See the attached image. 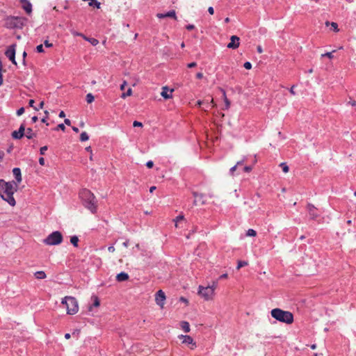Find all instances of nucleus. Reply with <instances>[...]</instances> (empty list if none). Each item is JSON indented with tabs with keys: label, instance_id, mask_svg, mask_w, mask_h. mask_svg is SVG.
<instances>
[{
	"label": "nucleus",
	"instance_id": "nucleus-32",
	"mask_svg": "<svg viewBox=\"0 0 356 356\" xmlns=\"http://www.w3.org/2000/svg\"><path fill=\"white\" fill-rule=\"evenodd\" d=\"M246 235L248 236H255L257 235V232L253 229H249L247 231Z\"/></svg>",
	"mask_w": 356,
	"mask_h": 356
},
{
	"label": "nucleus",
	"instance_id": "nucleus-35",
	"mask_svg": "<svg viewBox=\"0 0 356 356\" xmlns=\"http://www.w3.org/2000/svg\"><path fill=\"white\" fill-rule=\"evenodd\" d=\"M48 149V147L47 145H44L40 149V154L41 155H44L45 154V152Z\"/></svg>",
	"mask_w": 356,
	"mask_h": 356
},
{
	"label": "nucleus",
	"instance_id": "nucleus-21",
	"mask_svg": "<svg viewBox=\"0 0 356 356\" xmlns=\"http://www.w3.org/2000/svg\"><path fill=\"white\" fill-rule=\"evenodd\" d=\"M25 130H26L25 136L28 139H32V138L36 137V136H37L36 134L33 131V129L31 128H27L26 129H25Z\"/></svg>",
	"mask_w": 356,
	"mask_h": 356
},
{
	"label": "nucleus",
	"instance_id": "nucleus-48",
	"mask_svg": "<svg viewBox=\"0 0 356 356\" xmlns=\"http://www.w3.org/2000/svg\"><path fill=\"white\" fill-rule=\"evenodd\" d=\"M89 41L92 45H96L98 44V40L95 38H91Z\"/></svg>",
	"mask_w": 356,
	"mask_h": 356
},
{
	"label": "nucleus",
	"instance_id": "nucleus-62",
	"mask_svg": "<svg viewBox=\"0 0 356 356\" xmlns=\"http://www.w3.org/2000/svg\"><path fill=\"white\" fill-rule=\"evenodd\" d=\"M59 118H64L65 117V113L63 111H61L60 113H59V115H58Z\"/></svg>",
	"mask_w": 356,
	"mask_h": 356
},
{
	"label": "nucleus",
	"instance_id": "nucleus-12",
	"mask_svg": "<svg viewBox=\"0 0 356 356\" xmlns=\"http://www.w3.org/2000/svg\"><path fill=\"white\" fill-rule=\"evenodd\" d=\"M307 208L309 213V218L311 220H316V218L318 216L316 212V207L313 204L309 203L307 206Z\"/></svg>",
	"mask_w": 356,
	"mask_h": 356
},
{
	"label": "nucleus",
	"instance_id": "nucleus-13",
	"mask_svg": "<svg viewBox=\"0 0 356 356\" xmlns=\"http://www.w3.org/2000/svg\"><path fill=\"white\" fill-rule=\"evenodd\" d=\"M193 195L195 197L193 204H197V202H200L201 204H205L206 200H204V195L203 193H198L197 192L193 191Z\"/></svg>",
	"mask_w": 356,
	"mask_h": 356
},
{
	"label": "nucleus",
	"instance_id": "nucleus-20",
	"mask_svg": "<svg viewBox=\"0 0 356 356\" xmlns=\"http://www.w3.org/2000/svg\"><path fill=\"white\" fill-rule=\"evenodd\" d=\"M91 299L93 300V303H92V305L89 306L90 311L92 310V307H97L100 305L99 299L97 296H95V295L92 296Z\"/></svg>",
	"mask_w": 356,
	"mask_h": 356
},
{
	"label": "nucleus",
	"instance_id": "nucleus-28",
	"mask_svg": "<svg viewBox=\"0 0 356 356\" xmlns=\"http://www.w3.org/2000/svg\"><path fill=\"white\" fill-rule=\"evenodd\" d=\"M248 265V263L246 261H238L237 266H236V269L239 270L241 268L246 266Z\"/></svg>",
	"mask_w": 356,
	"mask_h": 356
},
{
	"label": "nucleus",
	"instance_id": "nucleus-42",
	"mask_svg": "<svg viewBox=\"0 0 356 356\" xmlns=\"http://www.w3.org/2000/svg\"><path fill=\"white\" fill-rule=\"evenodd\" d=\"M24 113V107H21L19 108L17 111V115L18 116L22 115L23 113Z\"/></svg>",
	"mask_w": 356,
	"mask_h": 356
},
{
	"label": "nucleus",
	"instance_id": "nucleus-37",
	"mask_svg": "<svg viewBox=\"0 0 356 356\" xmlns=\"http://www.w3.org/2000/svg\"><path fill=\"white\" fill-rule=\"evenodd\" d=\"M36 51L38 53L44 52V48L42 44H39L36 47Z\"/></svg>",
	"mask_w": 356,
	"mask_h": 356
},
{
	"label": "nucleus",
	"instance_id": "nucleus-15",
	"mask_svg": "<svg viewBox=\"0 0 356 356\" xmlns=\"http://www.w3.org/2000/svg\"><path fill=\"white\" fill-rule=\"evenodd\" d=\"M22 3V8L25 10V12L30 15L32 13V4L29 0H20Z\"/></svg>",
	"mask_w": 356,
	"mask_h": 356
},
{
	"label": "nucleus",
	"instance_id": "nucleus-58",
	"mask_svg": "<svg viewBox=\"0 0 356 356\" xmlns=\"http://www.w3.org/2000/svg\"><path fill=\"white\" fill-rule=\"evenodd\" d=\"M244 160L239 161L236 163V165L238 168L243 165Z\"/></svg>",
	"mask_w": 356,
	"mask_h": 356
},
{
	"label": "nucleus",
	"instance_id": "nucleus-51",
	"mask_svg": "<svg viewBox=\"0 0 356 356\" xmlns=\"http://www.w3.org/2000/svg\"><path fill=\"white\" fill-rule=\"evenodd\" d=\"M237 168H238V167H237L236 165H234L233 167H232V168H230V170H229V173H230L231 175H233V174H234V172L237 169Z\"/></svg>",
	"mask_w": 356,
	"mask_h": 356
},
{
	"label": "nucleus",
	"instance_id": "nucleus-59",
	"mask_svg": "<svg viewBox=\"0 0 356 356\" xmlns=\"http://www.w3.org/2000/svg\"><path fill=\"white\" fill-rule=\"evenodd\" d=\"M34 103H35V101L33 99H30L29 102V106L33 107V108L35 107L34 106Z\"/></svg>",
	"mask_w": 356,
	"mask_h": 356
},
{
	"label": "nucleus",
	"instance_id": "nucleus-57",
	"mask_svg": "<svg viewBox=\"0 0 356 356\" xmlns=\"http://www.w3.org/2000/svg\"><path fill=\"white\" fill-rule=\"evenodd\" d=\"M227 277H228L227 273H224V274L221 275L219 277L218 280L226 279V278H227Z\"/></svg>",
	"mask_w": 356,
	"mask_h": 356
},
{
	"label": "nucleus",
	"instance_id": "nucleus-52",
	"mask_svg": "<svg viewBox=\"0 0 356 356\" xmlns=\"http://www.w3.org/2000/svg\"><path fill=\"white\" fill-rule=\"evenodd\" d=\"M294 88H295V86L293 85V86H292L291 87V88L289 89V92H290V93H291L292 95H296V92H295V90H294Z\"/></svg>",
	"mask_w": 356,
	"mask_h": 356
},
{
	"label": "nucleus",
	"instance_id": "nucleus-2",
	"mask_svg": "<svg viewBox=\"0 0 356 356\" xmlns=\"http://www.w3.org/2000/svg\"><path fill=\"white\" fill-rule=\"evenodd\" d=\"M82 204L92 213L95 214L97 211V201L94 194L86 188H83L79 193Z\"/></svg>",
	"mask_w": 356,
	"mask_h": 356
},
{
	"label": "nucleus",
	"instance_id": "nucleus-11",
	"mask_svg": "<svg viewBox=\"0 0 356 356\" xmlns=\"http://www.w3.org/2000/svg\"><path fill=\"white\" fill-rule=\"evenodd\" d=\"M230 42L227 45V47L232 49H235L239 47V38L236 35H232L230 38Z\"/></svg>",
	"mask_w": 356,
	"mask_h": 356
},
{
	"label": "nucleus",
	"instance_id": "nucleus-53",
	"mask_svg": "<svg viewBox=\"0 0 356 356\" xmlns=\"http://www.w3.org/2000/svg\"><path fill=\"white\" fill-rule=\"evenodd\" d=\"M325 25H326L327 26H330H330H331V29H332V30H334V22H325Z\"/></svg>",
	"mask_w": 356,
	"mask_h": 356
},
{
	"label": "nucleus",
	"instance_id": "nucleus-63",
	"mask_svg": "<svg viewBox=\"0 0 356 356\" xmlns=\"http://www.w3.org/2000/svg\"><path fill=\"white\" fill-rule=\"evenodd\" d=\"M131 94H132V90H131V88H129L127 90V91L126 92V95L127 96H130Z\"/></svg>",
	"mask_w": 356,
	"mask_h": 356
},
{
	"label": "nucleus",
	"instance_id": "nucleus-56",
	"mask_svg": "<svg viewBox=\"0 0 356 356\" xmlns=\"http://www.w3.org/2000/svg\"><path fill=\"white\" fill-rule=\"evenodd\" d=\"M208 12L210 15H213L214 13V9L212 6L209 7Z\"/></svg>",
	"mask_w": 356,
	"mask_h": 356
},
{
	"label": "nucleus",
	"instance_id": "nucleus-31",
	"mask_svg": "<svg viewBox=\"0 0 356 356\" xmlns=\"http://www.w3.org/2000/svg\"><path fill=\"white\" fill-rule=\"evenodd\" d=\"M49 112L47 111H44V116L41 119V122H43V123H46V124L48 126L49 125V123L47 122V120L49 118Z\"/></svg>",
	"mask_w": 356,
	"mask_h": 356
},
{
	"label": "nucleus",
	"instance_id": "nucleus-14",
	"mask_svg": "<svg viewBox=\"0 0 356 356\" xmlns=\"http://www.w3.org/2000/svg\"><path fill=\"white\" fill-rule=\"evenodd\" d=\"M156 17L159 19H163L165 17H171L175 19H177L176 12L175 10H171L165 13H158L156 15Z\"/></svg>",
	"mask_w": 356,
	"mask_h": 356
},
{
	"label": "nucleus",
	"instance_id": "nucleus-16",
	"mask_svg": "<svg viewBox=\"0 0 356 356\" xmlns=\"http://www.w3.org/2000/svg\"><path fill=\"white\" fill-rule=\"evenodd\" d=\"M13 175L16 179V181L15 182L17 184V185L18 184H19L21 181H22V172H21V169L19 168H14L13 169Z\"/></svg>",
	"mask_w": 356,
	"mask_h": 356
},
{
	"label": "nucleus",
	"instance_id": "nucleus-8",
	"mask_svg": "<svg viewBox=\"0 0 356 356\" xmlns=\"http://www.w3.org/2000/svg\"><path fill=\"white\" fill-rule=\"evenodd\" d=\"M15 44L10 45L6 49L5 55L13 63V64L17 65V62L15 60Z\"/></svg>",
	"mask_w": 356,
	"mask_h": 356
},
{
	"label": "nucleus",
	"instance_id": "nucleus-19",
	"mask_svg": "<svg viewBox=\"0 0 356 356\" xmlns=\"http://www.w3.org/2000/svg\"><path fill=\"white\" fill-rule=\"evenodd\" d=\"M180 337L184 339V340H183L184 343L193 344V346H195V343L194 342L193 339L191 336L181 335Z\"/></svg>",
	"mask_w": 356,
	"mask_h": 356
},
{
	"label": "nucleus",
	"instance_id": "nucleus-34",
	"mask_svg": "<svg viewBox=\"0 0 356 356\" xmlns=\"http://www.w3.org/2000/svg\"><path fill=\"white\" fill-rule=\"evenodd\" d=\"M252 170V167L250 165L244 166L242 169V172H250Z\"/></svg>",
	"mask_w": 356,
	"mask_h": 356
},
{
	"label": "nucleus",
	"instance_id": "nucleus-27",
	"mask_svg": "<svg viewBox=\"0 0 356 356\" xmlns=\"http://www.w3.org/2000/svg\"><path fill=\"white\" fill-rule=\"evenodd\" d=\"M89 139V136L86 131H83L80 135V140L81 142L86 141Z\"/></svg>",
	"mask_w": 356,
	"mask_h": 356
},
{
	"label": "nucleus",
	"instance_id": "nucleus-47",
	"mask_svg": "<svg viewBox=\"0 0 356 356\" xmlns=\"http://www.w3.org/2000/svg\"><path fill=\"white\" fill-rule=\"evenodd\" d=\"M38 162L40 165H45V160L43 157H40Z\"/></svg>",
	"mask_w": 356,
	"mask_h": 356
},
{
	"label": "nucleus",
	"instance_id": "nucleus-45",
	"mask_svg": "<svg viewBox=\"0 0 356 356\" xmlns=\"http://www.w3.org/2000/svg\"><path fill=\"white\" fill-rule=\"evenodd\" d=\"M218 286V280L216 281H213L212 284L211 286H209L210 287H212L213 289V291L214 292L216 288Z\"/></svg>",
	"mask_w": 356,
	"mask_h": 356
},
{
	"label": "nucleus",
	"instance_id": "nucleus-9",
	"mask_svg": "<svg viewBox=\"0 0 356 356\" xmlns=\"http://www.w3.org/2000/svg\"><path fill=\"white\" fill-rule=\"evenodd\" d=\"M11 136L13 139L19 140L25 136V124L22 123L19 129L12 132Z\"/></svg>",
	"mask_w": 356,
	"mask_h": 356
},
{
	"label": "nucleus",
	"instance_id": "nucleus-26",
	"mask_svg": "<svg viewBox=\"0 0 356 356\" xmlns=\"http://www.w3.org/2000/svg\"><path fill=\"white\" fill-rule=\"evenodd\" d=\"M86 100L88 104H91L95 100V97L92 93H88L86 95Z\"/></svg>",
	"mask_w": 356,
	"mask_h": 356
},
{
	"label": "nucleus",
	"instance_id": "nucleus-22",
	"mask_svg": "<svg viewBox=\"0 0 356 356\" xmlns=\"http://www.w3.org/2000/svg\"><path fill=\"white\" fill-rule=\"evenodd\" d=\"M213 102V99H211V102L209 103L208 101L207 102H204V101H201V100H198L197 102V105L198 106H201L202 104L205 105L204 107H203V108L204 110H207L208 108H209L211 106V103Z\"/></svg>",
	"mask_w": 356,
	"mask_h": 356
},
{
	"label": "nucleus",
	"instance_id": "nucleus-17",
	"mask_svg": "<svg viewBox=\"0 0 356 356\" xmlns=\"http://www.w3.org/2000/svg\"><path fill=\"white\" fill-rule=\"evenodd\" d=\"M173 90V89L169 90L167 86H165L163 88V90L161 95L164 99H168L172 97V93Z\"/></svg>",
	"mask_w": 356,
	"mask_h": 356
},
{
	"label": "nucleus",
	"instance_id": "nucleus-61",
	"mask_svg": "<svg viewBox=\"0 0 356 356\" xmlns=\"http://www.w3.org/2000/svg\"><path fill=\"white\" fill-rule=\"evenodd\" d=\"M115 248L113 245H111L108 248V250L110 252H113L115 251Z\"/></svg>",
	"mask_w": 356,
	"mask_h": 356
},
{
	"label": "nucleus",
	"instance_id": "nucleus-6",
	"mask_svg": "<svg viewBox=\"0 0 356 356\" xmlns=\"http://www.w3.org/2000/svg\"><path fill=\"white\" fill-rule=\"evenodd\" d=\"M26 19L22 17H10L6 20V27L8 29H22L25 25Z\"/></svg>",
	"mask_w": 356,
	"mask_h": 356
},
{
	"label": "nucleus",
	"instance_id": "nucleus-54",
	"mask_svg": "<svg viewBox=\"0 0 356 356\" xmlns=\"http://www.w3.org/2000/svg\"><path fill=\"white\" fill-rule=\"evenodd\" d=\"M26 51H24L23 53V55H22V57H23V60H22V63L24 65H26Z\"/></svg>",
	"mask_w": 356,
	"mask_h": 356
},
{
	"label": "nucleus",
	"instance_id": "nucleus-46",
	"mask_svg": "<svg viewBox=\"0 0 356 356\" xmlns=\"http://www.w3.org/2000/svg\"><path fill=\"white\" fill-rule=\"evenodd\" d=\"M44 44L46 47H53V44L52 43H50L48 40H44Z\"/></svg>",
	"mask_w": 356,
	"mask_h": 356
},
{
	"label": "nucleus",
	"instance_id": "nucleus-60",
	"mask_svg": "<svg viewBox=\"0 0 356 356\" xmlns=\"http://www.w3.org/2000/svg\"><path fill=\"white\" fill-rule=\"evenodd\" d=\"M203 77V74L202 72H198L196 74V78L200 79Z\"/></svg>",
	"mask_w": 356,
	"mask_h": 356
},
{
	"label": "nucleus",
	"instance_id": "nucleus-30",
	"mask_svg": "<svg viewBox=\"0 0 356 356\" xmlns=\"http://www.w3.org/2000/svg\"><path fill=\"white\" fill-rule=\"evenodd\" d=\"M333 52H334V51H332L321 54V58H324L325 57H328L330 59L333 58H334Z\"/></svg>",
	"mask_w": 356,
	"mask_h": 356
},
{
	"label": "nucleus",
	"instance_id": "nucleus-5",
	"mask_svg": "<svg viewBox=\"0 0 356 356\" xmlns=\"http://www.w3.org/2000/svg\"><path fill=\"white\" fill-rule=\"evenodd\" d=\"M63 241V236L61 232L54 231L43 239V243L47 245H60Z\"/></svg>",
	"mask_w": 356,
	"mask_h": 356
},
{
	"label": "nucleus",
	"instance_id": "nucleus-7",
	"mask_svg": "<svg viewBox=\"0 0 356 356\" xmlns=\"http://www.w3.org/2000/svg\"><path fill=\"white\" fill-rule=\"evenodd\" d=\"M198 294L205 300H209L213 298L214 292L212 287L199 286Z\"/></svg>",
	"mask_w": 356,
	"mask_h": 356
},
{
	"label": "nucleus",
	"instance_id": "nucleus-55",
	"mask_svg": "<svg viewBox=\"0 0 356 356\" xmlns=\"http://www.w3.org/2000/svg\"><path fill=\"white\" fill-rule=\"evenodd\" d=\"M220 92H222V97H223V99H224V100H225V97H227V96H226V92H225V90L223 88H220Z\"/></svg>",
	"mask_w": 356,
	"mask_h": 356
},
{
	"label": "nucleus",
	"instance_id": "nucleus-4",
	"mask_svg": "<svg viewBox=\"0 0 356 356\" xmlns=\"http://www.w3.org/2000/svg\"><path fill=\"white\" fill-rule=\"evenodd\" d=\"M61 303L65 306L67 314L73 315L78 312V302L74 297L66 296L62 300Z\"/></svg>",
	"mask_w": 356,
	"mask_h": 356
},
{
	"label": "nucleus",
	"instance_id": "nucleus-40",
	"mask_svg": "<svg viewBox=\"0 0 356 356\" xmlns=\"http://www.w3.org/2000/svg\"><path fill=\"white\" fill-rule=\"evenodd\" d=\"M224 102L225 104V109H228L230 106V101L227 99V97H225Z\"/></svg>",
	"mask_w": 356,
	"mask_h": 356
},
{
	"label": "nucleus",
	"instance_id": "nucleus-3",
	"mask_svg": "<svg viewBox=\"0 0 356 356\" xmlns=\"http://www.w3.org/2000/svg\"><path fill=\"white\" fill-rule=\"evenodd\" d=\"M270 314L273 318L281 323L291 324L293 322V314L291 312L275 308L270 311Z\"/></svg>",
	"mask_w": 356,
	"mask_h": 356
},
{
	"label": "nucleus",
	"instance_id": "nucleus-10",
	"mask_svg": "<svg viewBox=\"0 0 356 356\" xmlns=\"http://www.w3.org/2000/svg\"><path fill=\"white\" fill-rule=\"evenodd\" d=\"M165 294L162 290H159L155 294V301L161 307H163Z\"/></svg>",
	"mask_w": 356,
	"mask_h": 356
},
{
	"label": "nucleus",
	"instance_id": "nucleus-64",
	"mask_svg": "<svg viewBox=\"0 0 356 356\" xmlns=\"http://www.w3.org/2000/svg\"><path fill=\"white\" fill-rule=\"evenodd\" d=\"M38 117H37V116H33V117H32V118H31V121H32V122H33V123L36 122L38 121Z\"/></svg>",
	"mask_w": 356,
	"mask_h": 356
},
{
	"label": "nucleus",
	"instance_id": "nucleus-1",
	"mask_svg": "<svg viewBox=\"0 0 356 356\" xmlns=\"http://www.w3.org/2000/svg\"><path fill=\"white\" fill-rule=\"evenodd\" d=\"M17 184L14 181H6L0 179V196L10 206H15L16 204L13 194L17 191Z\"/></svg>",
	"mask_w": 356,
	"mask_h": 356
},
{
	"label": "nucleus",
	"instance_id": "nucleus-38",
	"mask_svg": "<svg viewBox=\"0 0 356 356\" xmlns=\"http://www.w3.org/2000/svg\"><path fill=\"white\" fill-rule=\"evenodd\" d=\"M1 71H2V63H1V61L0 60V86L3 83V75H2Z\"/></svg>",
	"mask_w": 356,
	"mask_h": 356
},
{
	"label": "nucleus",
	"instance_id": "nucleus-29",
	"mask_svg": "<svg viewBox=\"0 0 356 356\" xmlns=\"http://www.w3.org/2000/svg\"><path fill=\"white\" fill-rule=\"evenodd\" d=\"M280 166L282 168V171L284 172V173H286L289 172V168L288 166V165L286 163H281L280 164Z\"/></svg>",
	"mask_w": 356,
	"mask_h": 356
},
{
	"label": "nucleus",
	"instance_id": "nucleus-50",
	"mask_svg": "<svg viewBox=\"0 0 356 356\" xmlns=\"http://www.w3.org/2000/svg\"><path fill=\"white\" fill-rule=\"evenodd\" d=\"M186 29L188 31H191V30H193L195 29V26L193 24H188L186 26Z\"/></svg>",
	"mask_w": 356,
	"mask_h": 356
},
{
	"label": "nucleus",
	"instance_id": "nucleus-23",
	"mask_svg": "<svg viewBox=\"0 0 356 356\" xmlns=\"http://www.w3.org/2000/svg\"><path fill=\"white\" fill-rule=\"evenodd\" d=\"M34 275H35V278L38 279V280H42V279H44L46 277V274L42 270L37 271V272L35 273Z\"/></svg>",
	"mask_w": 356,
	"mask_h": 356
},
{
	"label": "nucleus",
	"instance_id": "nucleus-43",
	"mask_svg": "<svg viewBox=\"0 0 356 356\" xmlns=\"http://www.w3.org/2000/svg\"><path fill=\"white\" fill-rule=\"evenodd\" d=\"M145 165H146V166H147V168H153V166H154V162H153L152 161H148L146 163Z\"/></svg>",
	"mask_w": 356,
	"mask_h": 356
},
{
	"label": "nucleus",
	"instance_id": "nucleus-44",
	"mask_svg": "<svg viewBox=\"0 0 356 356\" xmlns=\"http://www.w3.org/2000/svg\"><path fill=\"white\" fill-rule=\"evenodd\" d=\"M133 126H134V127H143V124H142V122H138V121L135 120V121L134 122V123H133Z\"/></svg>",
	"mask_w": 356,
	"mask_h": 356
},
{
	"label": "nucleus",
	"instance_id": "nucleus-33",
	"mask_svg": "<svg viewBox=\"0 0 356 356\" xmlns=\"http://www.w3.org/2000/svg\"><path fill=\"white\" fill-rule=\"evenodd\" d=\"M54 131H58V130H62L63 131H65V126L64 125V124H58L54 129Z\"/></svg>",
	"mask_w": 356,
	"mask_h": 356
},
{
	"label": "nucleus",
	"instance_id": "nucleus-49",
	"mask_svg": "<svg viewBox=\"0 0 356 356\" xmlns=\"http://www.w3.org/2000/svg\"><path fill=\"white\" fill-rule=\"evenodd\" d=\"M197 66V63L195 62L190 63L187 65V67L188 68H193Z\"/></svg>",
	"mask_w": 356,
	"mask_h": 356
},
{
	"label": "nucleus",
	"instance_id": "nucleus-18",
	"mask_svg": "<svg viewBox=\"0 0 356 356\" xmlns=\"http://www.w3.org/2000/svg\"><path fill=\"white\" fill-rule=\"evenodd\" d=\"M129 278V276L128 273H127L125 272H121L116 275V280L118 282H124V281L128 280Z\"/></svg>",
	"mask_w": 356,
	"mask_h": 356
},
{
	"label": "nucleus",
	"instance_id": "nucleus-24",
	"mask_svg": "<svg viewBox=\"0 0 356 356\" xmlns=\"http://www.w3.org/2000/svg\"><path fill=\"white\" fill-rule=\"evenodd\" d=\"M181 326L183 330L185 332H190V325L189 323L187 321H181Z\"/></svg>",
	"mask_w": 356,
	"mask_h": 356
},
{
	"label": "nucleus",
	"instance_id": "nucleus-41",
	"mask_svg": "<svg viewBox=\"0 0 356 356\" xmlns=\"http://www.w3.org/2000/svg\"><path fill=\"white\" fill-rule=\"evenodd\" d=\"M184 216H178L176 217V219H175V226L177 227V222L179 221V220H184Z\"/></svg>",
	"mask_w": 356,
	"mask_h": 356
},
{
	"label": "nucleus",
	"instance_id": "nucleus-39",
	"mask_svg": "<svg viewBox=\"0 0 356 356\" xmlns=\"http://www.w3.org/2000/svg\"><path fill=\"white\" fill-rule=\"evenodd\" d=\"M44 104V102H43V101H42V102L39 104L38 106L33 107V109H34V110H35V111H39L40 109H42V108H43Z\"/></svg>",
	"mask_w": 356,
	"mask_h": 356
},
{
	"label": "nucleus",
	"instance_id": "nucleus-25",
	"mask_svg": "<svg viewBox=\"0 0 356 356\" xmlns=\"http://www.w3.org/2000/svg\"><path fill=\"white\" fill-rule=\"evenodd\" d=\"M70 243L74 246L78 247L79 238L74 235L70 237Z\"/></svg>",
	"mask_w": 356,
	"mask_h": 356
},
{
	"label": "nucleus",
	"instance_id": "nucleus-36",
	"mask_svg": "<svg viewBox=\"0 0 356 356\" xmlns=\"http://www.w3.org/2000/svg\"><path fill=\"white\" fill-rule=\"evenodd\" d=\"M243 67L246 69V70H250L252 68V63L249 61H246L244 64H243Z\"/></svg>",
	"mask_w": 356,
	"mask_h": 356
}]
</instances>
